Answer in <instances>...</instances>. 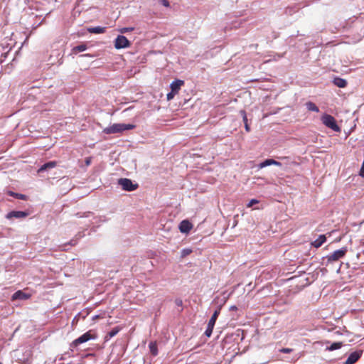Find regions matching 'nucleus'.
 Here are the masks:
<instances>
[{
	"label": "nucleus",
	"mask_w": 364,
	"mask_h": 364,
	"mask_svg": "<svg viewBox=\"0 0 364 364\" xmlns=\"http://www.w3.org/2000/svg\"><path fill=\"white\" fill-rule=\"evenodd\" d=\"M135 127V125L132 124H113L103 129V132L107 134L121 133L126 130H131Z\"/></svg>",
	"instance_id": "obj_1"
},
{
	"label": "nucleus",
	"mask_w": 364,
	"mask_h": 364,
	"mask_svg": "<svg viewBox=\"0 0 364 364\" xmlns=\"http://www.w3.org/2000/svg\"><path fill=\"white\" fill-rule=\"evenodd\" d=\"M348 252V248L346 247H342L339 250L334 251L333 253L327 255L323 257V260H326V265H328L331 263L338 261L345 257L346 254Z\"/></svg>",
	"instance_id": "obj_2"
},
{
	"label": "nucleus",
	"mask_w": 364,
	"mask_h": 364,
	"mask_svg": "<svg viewBox=\"0 0 364 364\" xmlns=\"http://www.w3.org/2000/svg\"><path fill=\"white\" fill-rule=\"evenodd\" d=\"M322 123L327 127L331 129L335 132H340L341 129L338 126L335 118L328 114H325L321 117Z\"/></svg>",
	"instance_id": "obj_3"
},
{
	"label": "nucleus",
	"mask_w": 364,
	"mask_h": 364,
	"mask_svg": "<svg viewBox=\"0 0 364 364\" xmlns=\"http://www.w3.org/2000/svg\"><path fill=\"white\" fill-rule=\"evenodd\" d=\"M118 184L126 191H133L138 188L137 183H133L132 180L126 178H119Z\"/></svg>",
	"instance_id": "obj_4"
},
{
	"label": "nucleus",
	"mask_w": 364,
	"mask_h": 364,
	"mask_svg": "<svg viewBox=\"0 0 364 364\" xmlns=\"http://www.w3.org/2000/svg\"><path fill=\"white\" fill-rule=\"evenodd\" d=\"M95 337L90 333V331H87L81 335L77 339L74 340L71 343V346L76 347L80 344L84 343L91 339H95Z\"/></svg>",
	"instance_id": "obj_5"
},
{
	"label": "nucleus",
	"mask_w": 364,
	"mask_h": 364,
	"mask_svg": "<svg viewBox=\"0 0 364 364\" xmlns=\"http://www.w3.org/2000/svg\"><path fill=\"white\" fill-rule=\"evenodd\" d=\"M131 45L129 40L124 36H118L114 41V47L116 49H122L129 47Z\"/></svg>",
	"instance_id": "obj_6"
},
{
	"label": "nucleus",
	"mask_w": 364,
	"mask_h": 364,
	"mask_svg": "<svg viewBox=\"0 0 364 364\" xmlns=\"http://www.w3.org/2000/svg\"><path fill=\"white\" fill-rule=\"evenodd\" d=\"M28 215V213L26 211L13 210L8 213L6 215V218L10 220L13 218H24Z\"/></svg>",
	"instance_id": "obj_7"
},
{
	"label": "nucleus",
	"mask_w": 364,
	"mask_h": 364,
	"mask_svg": "<svg viewBox=\"0 0 364 364\" xmlns=\"http://www.w3.org/2000/svg\"><path fill=\"white\" fill-rule=\"evenodd\" d=\"M193 225L187 220L181 221L179 224V230L182 233H188L192 229Z\"/></svg>",
	"instance_id": "obj_8"
},
{
	"label": "nucleus",
	"mask_w": 364,
	"mask_h": 364,
	"mask_svg": "<svg viewBox=\"0 0 364 364\" xmlns=\"http://www.w3.org/2000/svg\"><path fill=\"white\" fill-rule=\"evenodd\" d=\"M360 355L361 353L358 351L351 353L345 361V364H354L360 358Z\"/></svg>",
	"instance_id": "obj_9"
},
{
	"label": "nucleus",
	"mask_w": 364,
	"mask_h": 364,
	"mask_svg": "<svg viewBox=\"0 0 364 364\" xmlns=\"http://www.w3.org/2000/svg\"><path fill=\"white\" fill-rule=\"evenodd\" d=\"M30 297L29 294L24 293L23 291L18 290L16 291L11 296L12 300H26Z\"/></svg>",
	"instance_id": "obj_10"
},
{
	"label": "nucleus",
	"mask_w": 364,
	"mask_h": 364,
	"mask_svg": "<svg viewBox=\"0 0 364 364\" xmlns=\"http://www.w3.org/2000/svg\"><path fill=\"white\" fill-rule=\"evenodd\" d=\"M183 84L184 81L181 80H176L171 83L170 87L173 92L178 93L179 90L181 89V87Z\"/></svg>",
	"instance_id": "obj_11"
},
{
	"label": "nucleus",
	"mask_w": 364,
	"mask_h": 364,
	"mask_svg": "<svg viewBox=\"0 0 364 364\" xmlns=\"http://www.w3.org/2000/svg\"><path fill=\"white\" fill-rule=\"evenodd\" d=\"M56 166H57V162L56 161H48V162L44 164L43 165H42L39 168L38 172L41 173V172H43L44 171H46V170L53 168Z\"/></svg>",
	"instance_id": "obj_12"
},
{
	"label": "nucleus",
	"mask_w": 364,
	"mask_h": 364,
	"mask_svg": "<svg viewBox=\"0 0 364 364\" xmlns=\"http://www.w3.org/2000/svg\"><path fill=\"white\" fill-rule=\"evenodd\" d=\"M326 240L325 235H321L312 242V245L316 248L320 247Z\"/></svg>",
	"instance_id": "obj_13"
},
{
	"label": "nucleus",
	"mask_w": 364,
	"mask_h": 364,
	"mask_svg": "<svg viewBox=\"0 0 364 364\" xmlns=\"http://www.w3.org/2000/svg\"><path fill=\"white\" fill-rule=\"evenodd\" d=\"M87 31L89 33H91L100 34L105 33L106 31V28L101 26L90 27L87 28Z\"/></svg>",
	"instance_id": "obj_14"
},
{
	"label": "nucleus",
	"mask_w": 364,
	"mask_h": 364,
	"mask_svg": "<svg viewBox=\"0 0 364 364\" xmlns=\"http://www.w3.org/2000/svg\"><path fill=\"white\" fill-rule=\"evenodd\" d=\"M333 83L335 85L341 88L345 87L347 85L346 80L341 77H335Z\"/></svg>",
	"instance_id": "obj_15"
},
{
	"label": "nucleus",
	"mask_w": 364,
	"mask_h": 364,
	"mask_svg": "<svg viewBox=\"0 0 364 364\" xmlns=\"http://www.w3.org/2000/svg\"><path fill=\"white\" fill-rule=\"evenodd\" d=\"M220 313V308H218V309H216L214 311V313L212 315L210 319L209 320V322H208V324H210V325H212V326H215L216 320H217Z\"/></svg>",
	"instance_id": "obj_16"
},
{
	"label": "nucleus",
	"mask_w": 364,
	"mask_h": 364,
	"mask_svg": "<svg viewBox=\"0 0 364 364\" xmlns=\"http://www.w3.org/2000/svg\"><path fill=\"white\" fill-rule=\"evenodd\" d=\"M306 107L309 111L318 112L319 108L312 102H307L306 103Z\"/></svg>",
	"instance_id": "obj_17"
},
{
	"label": "nucleus",
	"mask_w": 364,
	"mask_h": 364,
	"mask_svg": "<svg viewBox=\"0 0 364 364\" xmlns=\"http://www.w3.org/2000/svg\"><path fill=\"white\" fill-rule=\"evenodd\" d=\"M149 348L150 352L152 354V355L156 356L158 355L159 352H158L156 342H151L149 344Z\"/></svg>",
	"instance_id": "obj_18"
},
{
	"label": "nucleus",
	"mask_w": 364,
	"mask_h": 364,
	"mask_svg": "<svg viewBox=\"0 0 364 364\" xmlns=\"http://www.w3.org/2000/svg\"><path fill=\"white\" fill-rule=\"evenodd\" d=\"M343 343L341 342H335L333 343L331 346L326 347V350L329 351H333L337 349H339L342 347Z\"/></svg>",
	"instance_id": "obj_19"
},
{
	"label": "nucleus",
	"mask_w": 364,
	"mask_h": 364,
	"mask_svg": "<svg viewBox=\"0 0 364 364\" xmlns=\"http://www.w3.org/2000/svg\"><path fill=\"white\" fill-rule=\"evenodd\" d=\"M240 114L242 117V119H243V122H244V124H245V130L247 132H250V126H249V124L247 123V114H246L245 111V110H241L240 111Z\"/></svg>",
	"instance_id": "obj_20"
},
{
	"label": "nucleus",
	"mask_w": 364,
	"mask_h": 364,
	"mask_svg": "<svg viewBox=\"0 0 364 364\" xmlns=\"http://www.w3.org/2000/svg\"><path fill=\"white\" fill-rule=\"evenodd\" d=\"M87 50V46L85 44L78 45L73 48V53L76 54L79 52H82Z\"/></svg>",
	"instance_id": "obj_21"
},
{
	"label": "nucleus",
	"mask_w": 364,
	"mask_h": 364,
	"mask_svg": "<svg viewBox=\"0 0 364 364\" xmlns=\"http://www.w3.org/2000/svg\"><path fill=\"white\" fill-rule=\"evenodd\" d=\"M273 161H274V159H266L259 164V167L260 168H262L266 166L273 165Z\"/></svg>",
	"instance_id": "obj_22"
},
{
	"label": "nucleus",
	"mask_w": 364,
	"mask_h": 364,
	"mask_svg": "<svg viewBox=\"0 0 364 364\" xmlns=\"http://www.w3.org/2000/svg\"><path fill=\"white\" fill-rule=\"evenodd\" d=\"M9 195L11 196H13L16 198L21 199V200H26V195L14 193L13 191H9Z\"/></svg>",
	"instance_id": "obj_23"
},
{
	"label": "nucleus",
	"mask_w": 364,
	"mask_h": 364,
	"mask_svg": "<svg viewBox=\"0 0 364 364\" xmlns=\"http://www.w3.org/2000/svg\"><path fill=\"white\" fill-rule=\"evenodd\" d=\"M119 331V328L118 327H115L114 328H112L107 335L106 338L109 337V338H112L114 337V336H116L118 332Z\"/></svg>",
	"instance_id": "obj_24"
},
{
	"label": "nucleus",
	"mask_w": 364,
	"mask_h": 364,
	"mask_svg": "<svg viewBox=\"0 0 364 364\" xmlns=\"http://www.w3.org/2000/svg\"><path fill=\"white\" fill-rule=\"evenodd\" d=\"M213 328H214V326L208 324L206 330L205 331V335L207 337H210L212 335Z\"/></svg>",
	"instance_id": "obj_25"
},
{
	"label": "nucleus",
	"mask_w": 364,
	"mask_h": 364,
	"mask_svg": "<svg viewBox=\"0 0 364 364\" xmlns=\"http://www.w3.org/2000/svg\"><path fill=\"white\" fill-rule=\"evenodd\" d=\"M192 252L191 249H183L181 251V257H185L187 255H190Z\"/></svg>",
	"instance_id": "obj_26"
},
{
	"label": "nucleus",
	"mask_w": 364,
	"mask_h": 364,
	"mask_svg": "<svg viewBox=\"0 0 364 364\" xmlns=\"http://www.w3.org/2000/svg\"><path fill=\"white\" fill-rule=\"evenodd\" d=\"M76 243H77V241L75 240H71L68 244H65V245H63V247H62V250H67L66 249V246L67 245H69L70 246H74V245H76Z\"/></svg>",
	"instance_id": "obj_27"
},
{
	"label": "nucleus",
	"mask_w": 364,
	"mask_h": 364,
	"mask_svg": "<svg viewBox=\"0 0 364 364\" xmlns=\"http://www.w3.org/2000/svg\"><path fill=\"white\" fill-rule=\"evenodd\" d=\"M176 92H173L171 90L170 92H168V93L167 94V96H166L167 100H172V99L174 97V96H175V95H176Z\"/></svg>",
	"instance_id": "obj_28"
},
{
	"label": "nucleus",
	"mask_w": 364,
	"mask_h": 364,
	"mask_svg": "<svg viewBox=\"0 0 364 364\" xmlns=\"http://www.w3.org/2000/svg\"><path fill=\"white\" fill-rule=\"evenodd\" d=\"M291 351H292V349L288 348H284L280 350V352L284 353H291Z\"/></svg>",
	"instance_id": "obj_29"
},
{
	"label": "nucleus",
	"mask_w": 364,
	"mask_h": 364,
	"mask_svg": "<svg viewBox=\"0 0 364 364\" xmlns=\"http://www.w3.org/2000/svg\"><path fill=\"white\" fill-rule=\"evenodd\" d=\"M258 203V200L256 199H252L249 203L247 204V207H252L253 205Z\"/></svg>",
	"instance_id": "obj_30"
},
{
	"label": "nucleus",
	"mask_w": 364,
	"mask_h": 364,
	"mask_svg": "<svg viewBox=\"0 0 364 364\" xmlns=\"http://www.w3.org/2000/svg\"><path fill=\"white\" fill-rule=\"evenodd\" d=\"M133 30H134V28H131V27L123 28L121 30V32H122V33H127V32L132 31H133Z\"/></svg>",
	"instance_id": "obj_31"
},
{
	"label": "nucleus",
	"mask_w": 364,
	"mask_h": 364,
	"mask_svg": "<svg viewBox=\"0 0 364 364\" xmlns=\"http://www.w3.org/2000/svg\"><path fill=\"white\" fill-rule=\"evenodd\" d=\"M175 304L178 306H182L183 305V301L181 299H176L175 300Z\"/></svg>",
	"instance_id": "obj_32"
},
{
	"label": "nucleus",
	"mask_w": 364,
	"mask_h": 364,
	"mask_svg": "<svg viewBox=\"0 0 364 364\" xmlns=\"http://www.w3.org/2000/svg\"><path fill=\"white\" fill-rule=\"evenodd\" d=\"M160 1L162 5L166 7H168L170 6L169 1L168 0H160Z\"/></svg>",
	"instance_id": "obj_33"
},
{
	"label": "nucleus",
	"mask_w": 364,
	"mask_h": 364,
	"mask_svg": "<svg viewBox=\"0 0 364 364\" xmlns=\"http://www.w3.org/2000/svg\"><path fill=\"white\" fill-rule=\"evenodd\" d=\"M92 161L91 157H87L85 160V165L87 166H90Z\"/></svg>",
	"instance_id": "obj_34"
},
{
	"label": "nucleus",
	"mask_w": 364,
	"mask_h": 364,
	"mask_svg": "<svg viewBox=\"0 0 364 364\" xmlns=\"http://www.w3.org/2000/svg\"><path fill=\"white\" fill-rule=\"evenodd\" d=\"M273 165L280 166H282V164L277 161L274 160Z\"/></svg>",
	"instance_id": "obj_35"
},
{
	"label": "nucleus",
	"mask_w": 364,
	"mask_h": 364,
	"mask_svg": "<svg viewBox=\"0 0 364 364\" xmlns=\"http://www.w3.org/2000/svg\"><path fill=\"white\" fill-rule=\"evenodd\" d=\"M237 309V307L236 306H231L230 307V311H235Z\"/></svg>",
	"instance_id": "obj_36"
}]
</instances>
